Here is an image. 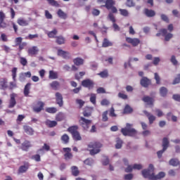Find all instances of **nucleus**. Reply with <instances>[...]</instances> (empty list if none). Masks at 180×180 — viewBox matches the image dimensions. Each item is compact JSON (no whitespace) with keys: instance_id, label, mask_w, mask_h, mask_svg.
<instances>
[{"instance_id":"0e129e2a","label":"nucleus","mask_w":180,"mask_h":180,"mask_svg":"<svg viewBox=\"0 0 180 180\" xmlns=\"http://www.w3.org/2000/svg\"><path fill=\"white\" fill-rule=\"evenodd\" d=\"M97 94H106V90L103 89V87H99L96 90Z\"/></svg>"},{"instance_id":"680f3d73","label":"nucleus","mask_w":180,"mask_h":180,"mask_svg":"<svg viewBox=\"0 0 180 180\" xmlns=\"http://www.w3.org/2000/svg\"><path fill=\"white\" fill-rule=\"evenodd\" d=\"M92 15L93 16H99V15H101V11L94 8L92 11Z\"/></svg>"},{"instance_id":"393cba45","label":"nucleus","mask_w":180,"mask_h":180,"mask_svg":"<svg viewBox=\"0 0 180 180\" xmlns=\"http://www.w3.org/2000/svg\"><path fill=\"white\" fill-rule=\"evenodd\" d=\"M57 33H58V31L56 29H53L52 31L47 33V36L50 39H54L57 37Z\"/></svg>"},{"instance_id":"de8ad7c7","label":"nucleus","mask_w":180,"mask_h":180,"mask_svg":"<svg viewBox=\"0 0 180 180\" xmlns=\"http://www.w3.org/2000/svg\"><path fill=\"white\" fill-rule=\"evenodd\" d=\"M20 63L21 65H23V67H25V65H27V59L24 57L20 58Z\"/></svg>"},{"instance_id":"4468645a","label":"nucleus","mask_w":180,"mask_h":180,"mask_svg":"<svg viewBox=\"0 0 180 180\" xmlns=\"http://www.w3.org/2000/svg\"><path fill=\"white\" fill-rule=\"evenodd\" d=\"M63 150L64 153H65L64 154L65 160H66V161H68V160H71V158H72V153H71V148H63Z\"/></svg>"},{"instance_id":"e433bc0d","label":"nucleus","mask_w":180,"mask_h":180,"mask_svg":"<svg viewBox=\"0 0 180 180\" xmlns=\"http://www.w3.org/2000/svg\"><path fill=\"white\" fill-rule=\"evenodd\" d=\"M11 75L14 82H16V77L18 75V68H13L11 70Z\"/></svg>"},{"instance_id":"7c9ffc66","label":"nucleus","mask_w":180,"mask_h":180,"mask_svg":"<svg viewBox=\"0 0 180 180\" xmlns=\"http://www.w3.org/2000/svg\"><path fill=\"white\" fill-rule=\"evenodd\" d=\"M45 124L46 126H47V127L52 128V127H56V126H57V122L56 121H51L50 120H47L45 122Z\"/></svg>"},{"instance_id":"774afa93","label":"nucleus","mask_w":180,"mask_h":180,"mask_svg":"<svg viewBox=\"0 0 180 180\" xmlns=\"http://www.w3.org/2000/svg\"><path fill=\"white\" fill-rule=\"evenodd\" d=\"M124 179L125 180H131L133 179V174H128L124 175Z\"/></svg>"},{"instance_id":"49530a36","label":"nucleus","mask_w":180,"mask_h":180,"mask_svg":"<svg viewBox=\"0 0 180 180\" xmlns=\"http://www.w3.org/2000/svg\"><path fill=\"white\" fill-rule=\"evenodd\" d=\"M119 11L120 13V15H122V16H124V17L129 16V11L127 10L120 8Z\"/></svg>"},{"instance_id":"37998d69","label":"nucleus","mask_w":180,"mask_h":180,"mask_svg":"<svg viewBox=\"0 0 180 180\" xmlns=\"http://www.w3.org/2000/svg\"><path fill=\"white\" fill-rule=\"evenodd\" d=\"M124 113H133V108L129 104H127L124 109Z\"/></svg>"},{"instance_id":"9b49d317","label":"nucleus","mask_w":180,"mask_h":180,"mask_svg":"<svg viewBox=\"0 0 180 180\" xmlns=\"http://www.w3.org/2000/svg\"><path fill=\"white\" fill-rule=\"evenodd\" d=\"M160 33L165 37V41H169V40H171V39L174 37V35L172 34L168 33V31L167 30V29L160 30Z\"/></svg>"},{"instance_id":"052dcab7","label":"nucleus","mask_w":180,"mask_h":180,"mask_svg":"<svg viewBox=\"0 0 180 180\" xmlns=\"http://www.w3.org/2000/svg\"><path fill=\"white\" fill-rule=\"evenodd\" d=\"M109 103H110V102H109V100L104 98L101 101V105L102 106H108V105H109Z\"/></svg>"},{"instance_id":"39448f33","label":"nucleus","mask_w":180,"mask_h":180,"mask_svg":"<svg viewBox=\"0 0 180 180\" xmlns=\"http://www.w3.org/2000/svg\"><path fill=\"white\" fill-rule=\"evenodd\" d=\"M105 8L108 9V11H111V13H116L117 12V8L115 6L116 5V1L115 0H105Z\"/></svg>"},{"instance_id":"473e14b6","label":"nucleus","mask_w":180,"mask_h":180,"mask_svg":"<svg viewBox=\"0 0 180 180\" xmlns=\"http://www.w3.org/2000/svg\"><path fill=\"white\" fill-rule=\"evenodd\" d=\"M57 15L58 18H60V19L65 20L68 18L67 13H64V11H63L61 9L58 10Z\"/></svg>"},{"instance_id":"bf43d9fd","label":"nucleus","mask_w":180,"mask_h":180,"mask_svg":"<svg viewBox=\"0 0 180 180\" xmlns=\"http://www.w3.org/2000/svg\"><path fill=\"white\" fill-rule=\"evenodd\" d=\"M76 103L79 105V108H82L85 105V101H82V99H76Z\"/></svg>"},{"instance_id":"9d476101","label":"nucleus","mask_w":180,"mask_h":180,"mask_svg":"<svg viewBox=\"0 0 180 180\" xmlns=\"http://www.w3.org/2000/svg\"><path fill=\"white\" fill-rule=\"evenodd\" d=\"M126 41L131 44L133 47H137V46L140 44V39L138 38L126 37Z\"/></svg>"},{"instance_id":"09e8293b","label":"nucleus","mask_w":180,"mask_h":180,"mask_svg":"<svg viewBox=\"0 0 180 180\" xmlns=\"http://www.w3.org/2000/svg\"><path fill=\"white\" fill-rule=\"evenodd\" d=\"M84 75H85V72H79V73H77L75 77V79H77L78 81H79V79L81 78H82L84 77Z\"/></svg>"},{"instance_id":"58836bf2","label":"nucleus","mask_w":180,"mask_h":180,"mask_svg":"<svg viewBox=\"0 0 180 180\" xmlns=\"http://www.w3.org/2000/svg\"><path fill=\"white\" fill-rule=\"evenodd\" d=\"M41 151H50V145L44 143V146L41 147V148L37 150L38 153H41Z\"/></svg>"},{"instance_id":"4be33fe9","label":"nucleus","mask_w":180,"mask_h":180,"mask_svg":"<svg viewBox=\"0 0 180 180\" xmlns=\"http://www.w3.org/2000/svg\"><path fill=\"white\" fill-rule=\"evenodd\" d=\"M30 165L29 163H25V165H22L18 169V174H24L29 169Z\"/></svg>"},{"instance_id":"2eb2a0df","label":"nucleus","mask_w":180,"mask_h":180,"mask_svg":"<svg viewBox=\"0 0 180 180\" xmlns=\"http://www.w3.org/2000/svg\"><path fill=\"white\" fill-rule=\"evenodd\" d=\"M27 53L31 57H32V56H36L39 53V48L36 46H32L28 49Z\"/></svg>"},{"instance_id":"338daca9","label":"nucleus","mask_w":180,"mask_h":180,"mask_svg":"<svg viewBox=\"0 0 180 180\" xmlns=\"http://www.w3.org/2000/svg\"><path fill=\"white\" fill-rule=\"evenodd\" d=\"M172 98L176 102H180V95L179 94H174L172 96Z\"/></svg>"},{"instance_id":"a211bd4d","label":"nucleus","mask_w":180,"mask_h":180,"mask_svg":"<svg viewBox=\"0 0 180 180\" xmlns=\"http://www.w3.org/2000/svg\"><path fill=\"white\" fill-rule=\"evenodd\" d=\"M142 101L145 103H147V105H149L150 106H152V105H154V98H153V97L145 96L143 97Z\"/></svg>"},{"instance_id":"603ef678","label":"nucleus","mask_w":180,"mask_h":180,"mask_svg":"<svg viewBox=\"0 0 180 180\" xmlns=\"http://www.w3.org/2000/svg\"><path fill=\"white\" fill-rule=\"evenodd\" d=\"M84 163L86 165H92V164H94V159L92 158H87L84 161Z\"/></svg>"},{"instance_id":"423d86ee","label":"nucleus","mask_w":180,"mask_h":180,"mask_svg":"<svg viewBox=\"0 0 180 180\" xmlns=\"http://www.w3.org/2000/svg\"><path fill=\"white\" fill-rule=\"evenodd\" d=\"M79 123L81 127L84 129V130H88L89 127H91V124H92V120H86L85 117H81L79 120Z\"/></svg>"},{"instance_id":"3c124183","label":"nucleus","mask_w":180,"mask_h":180,"mask_svg":"<svg viewBox=\"0 0 180 180\" xmlns=\"http://www.w3.org/2000/svg\"><path fill=\"white\" fill-rule=\"evenodd\" d=\"M32 160H34V161H37V162H40L41 161V158L39 154L32 155Z\"/></svg>"},{"instance_id":"a19ab883","label":"nucleus","mask_w":180,"mask_h":180,"mask_svg":"<svg viewBox=\"0 0 180 180\" xmlns=\"http://www.w3.org/2000/svg\"><path fill=\"white\" fill-rule=\"evenodd\" d=\"M160 94L161 96H167V94H168V89H167V88H165V86H162L160 89Z\"/></svg>"},{"instance_id":"f704fd0d","label":"nucleus","mask_w":180,"mask_h":180,"mask_svg":"<svg viewBox=\"0 0 180 180\" xmlns=\"http://www.w3.org/2000/svg\"><path fill=\"white\" fill-rule=\"evenodd\" d=\"M111 46H113V44L109 41V39L105 38L103 39L102 47L106 48V47H111Z\"/></svg>"},{"instance_id":"f257e3e1","label":"nucleus","mask_w":180,"mask_h":180,"mask_svg":"<svg viewBox=\"0 0 180 180\" xmlns=\"http://www.w3.org/2000/svg\"><path fill=\"white\" fill-rule=\"evenodd\" d=\"M142 175L145 178H148L151 180L161 179L165 176L164 172H160L158 175L154 174V165L150 164L148 169H143L142 171Z\"/></svg>"},{"instance_id":"72a5a7b5","label":"nucleus","mask_w":180,"mask_h":180,"mask_svg":"<svg viewBox=\"0 0 180 180\" xmlns=\"http://www.w3.org/2000/svg\"><path fill=\"white\" fill-rule=\"evenodd\" d=\"M50 86L54 91H57L58 88H60V82L57 81H53L52 83L50 84Z\"/></svg>"},{"instance_id":"dca6fc26","label":"nucleus","mask_w":180,"mask_h":180,"mask_svg":"<svg viewBox=\"0 0 180 180\" xmlns=\"http://www.w3.org/2000/svg\"><path fill=\"white\" fill-rule=\"evenodd\" d=\"M140 84L143 88H148V86L151 85V80L147 77H143Z\"/></svg>"},{"instance_id":"cd10ccee","label":"nucleus","mask_w":180,"mask_h":180,"mask_svg":"<svg viewBox=\"0 0 180 180\" xmlns=\"http://www.w3.org/2000/svg\"><path fill=\"white\" fill-rule=\"evenodd\" d=\"M169 164L172 167H178V165H180V162L178 158H172L169 161Z\"/></svg>"},{"instance_id":"e2e57ef3","label":"nucleus","mask_w":180,"mask_h":180,"mask_svg":"<svg viewBox=\"0 0 180 180\" xmlns=\"http://www.w3.org/2000/svg\"><path fill=\"white\" fill-rule=\"evenodd\" d=\"M135 4L133 0H127V6L131 8V6H134Z\"/></svg>"},{"instance_id":"79ce46f5","label":"nucleus","mask_w":180,"mask_h":180,"mask_svg":"<svg viewBox=\"0 0 180 180\" xmlns=\"http://www.w3.org/2000/svg\"><path fill=\"white\" fill-rule=\"evenodd\" d=\"M47 2L49 4V5L51 6H56V8H58L60 6V4L56 0H47Z\"/></svg>"},{"instance_id":"4d7b16f0","label":"nucleus","mask_w":180,"mask_h":180,"mask_svg":"<svg viewBox=\"0 0 180 180\" xmlns=\"http://www.w3.org/2000/svg\"><path fill=\"white\" fill-rule=\"evenodd\" d=\"M180 82V74L177 75L176 77L174 78L172 84L176 85V84H179Z\"/></svg>"},{"instance_id":"20e7f679","label":"nucleus","mask_w":180,"mask_h":180,"mask_svg":"<svg viewBox=\"0 0 180 180\" xmlns=\"http://www.w3.org/2000/svg\"><path fill=\"white\" fill-rule=\"evenodd\" d=\"M68 131H69V133H70V134H72V139L75 141H79L82 140V137H81V134L78 131V127L77 125L70 127L68 129Z\"/></svg>"},{"instance_id":"6e6552de","label":"nucleus","mask_w":180,"mask_h":180,"mask_svg":"<svg viewBox=\"0 0 180 180\" xmlns=\"http://www.w3.org/2000/svg\"><path fill=\"white\" fill-rule=\"evenodd\" d=\"M108 18L111 22H112V27L115 32H119L120 30V27L116 24V18H115V15L112 13H109Z\"/></svg>"},{"instance_id":"f8f14e48","label":"nucleus","mask_w":180,"mask_h":180,"mask_svg":"<svg viewBox=\"0 0 180 180\" xmlns=\"http://www.w3.org/2000/svg\"><path fill=\"white\" fill-rule=\"evenodd\" d=\"M31 147H32V143L28 140H25L21 144L20 149L22 151H29V149L31 148Z\"/></svg>"},{"instance_id":"1a4fd4ad","label":"nucleus","mask_w":180,"mask_h":180,"mask_svg":"<svg viewBox=\"0 0 180 180\" xmlns=\"http://www.w3.org/2000/svg\"><path fill=\"white\" fill-rule=\"evenodd\" d=\"M58 56H59V57H62L65 60L71 59V54H70V52L63 51V49L58 50Z\"/></svg>"},{"instance_id":"f3484780","label":"nucleus","mask_w":180,"mask_h":180,"mask_svg":"<svg viewBox=\"0 0 180 180\" xmlns=\"http://www.w3.org/2000/svg\"><path fill=\"white\" fill-rule=\"evenodd\" d=\"M18 96V94L13 93L10 95V101H9V105L8 108H14L15 105H16V100L15 98Z\"/></svg>"},{"instance_id":"a878e982","label":"nucleus","mask_w":180,"mask_h":180,"mask_svg":"<svg viewBox=\"0 0 180 180\" xmlns=\"http://www.w3.org/2000/svg\"><path fill=\"white\" fill-rule=\"evenodd\" d=\"M32 86V84L27 83L24 88V96L27 97L29 96V94H30V86Z\"/></svg>"},{"instance_id":"8fccbe9b","label":"nucleus","mask_w":180,"mask_h":180,"mask_svg":"<svg viewBox=\"0 0 180 180\" xmlns=\"http://www.w3.org/2000/svg\"><path fill=\"white\" fill-rule=\"evenodd\" d=\"M147 117L148 118L150 124H153V123H154V120H155L154 115L147 114Z\"/></svg>"},{"instance_id":"5701e85b","label":"nucleus","mask_w":180,"mask_h":180,"mask_svg":"<svg viewBox=\"0 0 180 180\" xmlns=\"http://www.w3.org/2000/svg\"><path fill=\"white\" fill-rule=\"evenodd\" d=\"M17 23L20 26H29V21L25 20V18H20L17 20Z\"/></svg>"},{"instance_id":"412c9836","label":"nucleus","mask_w":180,"mask_h":180,"mask_svg":"<svg viewBox=\"0 0 180 180\" xmlns=\"http://www.w3.org/2000/svg\"><path fill=\"white\" fill-rule=\"evenodd\" d=\"M23 130L26 134H28L29 136H33V134H34V130H33V128L28 125H24Z\"/></svg>"},{"instance_id":"c85d7f7f","label":"nucleus","mask_w":180,"mask_h":180,"mask_svg":"<svg viewBox=\"0 0 180 180\" xmlns=\"http://www.w3.org/2000/svg\"><path fill=\"white\" fill-rule=\"evenodd\" d=\"M73 63L75 65H77V67H79V65H84V59L81 58H75L73 59Z\"/></svg>"},{"instance_id":"ddd939ff","label":"nucleus","mask_w":180,"mask_h":180,"mask_svg":"<svg viewBox=\"0 0 180 180\" xmlns=\"http://www.w3.org/2000/svg\"><path fill=\"white\" fill-rule=\"evenodd\" d=\"M44 108V103L42 101H38L37 104L33 107L34 112H36L37 113H39V112H41Z\"/></svg>"},{"instance_id":"864d4df0","label":"nucleus","mask_w":180,"mask_h":180,"mask_svg":"<svg viewBox=\"0 0 180 180\" xmlns=\"http://www.w3.org/2000/svg\"><path fill=\"white\" fill-rule=\"evenodd\" d=\"M46 112L48 113H56L57 112V108L54 107L48 108L46 109Z\"/></svg>"},{"instance_id":"13d9d810","label":"nucleus","mask_w":180,"mask_h":180,"mask_svg":"<svg viewBox=\"0 0 180 180\" xmlns=\"http://www.w3.org/2000/svg\"><path fill=\"white\" fill-rule=\"evenodd\" d=\"M22 40H23V38H22L21 37H18L15 38V46H19L20 44H21Z\"/></svg>"},{"instance_id":"6ab92c4d","label":"nucleus","mask_w":180,"mask_h":180,"mask_svg":"<svg viewBox=\"0 0 180 180\" xmlns=\"http://www.w3.org/2000/svg\"><path fill=\"white\" fill-rule=\"evenodd\" d=\"M143 13L147 18H154L155 16V11L152 9L145 8Z\"/></svg>"},{"instance_id":"b1692460","label":"nucleus","mask_w":180,"mask_h":180,"mask_svg":"<svg viewBox=\"0 0 180 180\" xmlns=\"http://www.w3.org/2000/svg\"><path fill=\"white\" fill-rule=\"evenodd\" d=\"M97 75H98V77L101 78H108V77H109V71L108 69H105L104 70L98 73Z\"/></svg>"},{"instance_id":"aec40b11","label":"nucleus","mask_w":180,"mask_h":180,"mask_svg":"<svg viewBox=\"0 0 180 180\" xmlns=\"http://www.w3.org/2000/svg\"><path fill=\"white\" fill-rule=\"evenodd\" d=\"M56 103L60 106H63V105L64 104L63 101V95H61L60 93L57 92L56 94Z\"/></svg>"},{"instance_id":"69168bd1","label":"nucleus","mask_w":180,"mask_h":180,"mask_svg":"<svg viewBox=\"0 0 180 180\" xmlns=\"http://www.w3.org/2000/svg\"><path fill=\"white\" fill-rule=\"evenodd\" d=\"M160 61H161V60L160 59V58L155 57V58H154V59H153V64L154 65H157L158 64L160 63Z\"/></svg>"},{"instance_id":"c756f323","label":"nucleus","mask_w":180,"mask_h":180,"mask_svg":"<svg viewBox=\"0 0 180 180\" xmlns=\"http://www.w3.org/2000/svg\"><path fill=\"white\" fill-rule=\"evenodd\" d=\"M8 88V80L6 79H2L0 81V89L5 90Z\"/></svg>"},{"instance_id":"bb28decb","label":"nucleus","mask_w":180,"mask_h":180,"mask_svg":"<svg viewBox=\"0 0 180 180\" xmlns=\"http://www.w3.org/2000/svg\"><path fill=\"white\" fill-rule=\"evenodd\" d=\"M60 140L63 144H68L70 143V136L68 134H65L62 135Z\"/></svg>"},{"instance_id":"a18cd8bd","label":"nucleus","mask_w":180,"mask_h":180,"mask_svg":"<svg viewBox=\"0 0 180 180\" xmlns=\"http://www.w3.org/2000/svg\"><path fill=\"white\" fill-rule=\"evenodd\" d=\"M123 144V141L120 139V138L117 139V143L115 144V148L117 149L122 148V146Z\"/></svg>"},{"instance_id":"2f4dec72","label":"nucleus","mask_w":180,"mask_h":180,"mask_svg":"<svg viewBox=\"0 0 180 180\" xmlns=\"http://www.w3.org/2000/svg\"><path fill=\"white\" fill-rule=\"evenodd\" d=\"M71 172L73 176H78L79 175V170L77 166H72L71 167Z\"/></svg>"},{"instance_id":"f03ea898","label":"nucleus","mask_w":180,"mask_h":180,"mask_svg":"<svg viewBox=\"0 0 180 180\" xmlns=\"http://www.w3.org/2000/svg\"><path fill=\"white\" fill-rule=\"evenodd\" d=\"M102 143L98 141L90 142L88 145V148H90V155H96L101 153V148H102Z\"/></svg>"},{"instance_id":"6e6d98bb","label":"nucleus","mask_w":180,"mask_h":180,"mask_svg":"<svg viewBox=\"0 0 180 180\" xmlns=\"http://www.w3.org/2000/svg\"><path fill=\"white\" fill-rule=\"evenodd\" d=\"M154 75L156 84L160 85L161 84V78L160 77V75H158V73H155Z\"/></svg>"},{"instance_id":"0eeeda50","label":"nucleus","mask_w":180,"mask_h":180,"mask_svg":"<svg viewBox=\"0 0 180 180\" xmlns=\"http://www.w3.org/2000/svg\"><path fill=\"white\" fill-rule=\"evenodd\" d=\"M82 85L84 88H88V89H94V86H95V82L90 79H84L82 82Z\"/></svg>"},{"instance_id":"4c0bfd02","label":"nucleus","mask_w":180,"mask_h":180,"mask_svg":"<svg viewBox=\"0 0 180 180\" xmlns=\"http://www.w3.org/2000/svg\"><path fill=\"white\" fill-rule=\"evenodd\" d=\"M49 77L50 79H57L58 78V75L57 74V72L53 70H50Z\"/></svg>"},{"instance_id":"c03bdc74","label":"nucleus","mask_w":180,"mask_h":180,"mask_svg":"<svg viewBox=\"0 0 180 180\" xmlns=\"http://www.w3.org/2000/svg\"><path fill=\"white\" fill-rule=\"evenodd\" d=\"M90 102L93 104V105H96V94H91L90 95Z\"/></svg>"},{"instance_id":"ea45409f","label":"nucleus","mask_w":180,"mask_h":180,"mask_svg":"<svg viewBox=\"0 0 180 180\" xmlns=\"http://www.w3.org/2000/svg\"><path fill=\"white\" fill-rule=\"evenodd\" d=\"M168 146H169V141H168V138H163L162 139V147L164 150H167L168 148Z\"/></svg>"},{"instance_id":"c9c22d12","label":"nucleus","mask_w":180,"mask_h":180,"mask_svg":"<svg viewBox=\"0 0 180 180\" xmlns=\"http://www.w3.org/2000/svg\"><path fill=\"white\" fill-rule=\"evenodd\" d=\"M57 44L61 45L65 43V38L63 36H58L56 37Z\"/></svg>"},{"instance_id":"7ed1b4c3","label":"nucleus","mask_w":180,"mask_h":180,"mask_svg":"<svg viewBox=\"0 0 180 180\" xmlns=\"http://www.w3.org/2000/svg\"><path fill=\"white\" fill-rule=\"evenodd\" d=\"M133 124L127 123L126 127L121 129V132L123 136H129L130 137H134L137 134V130L134 128H131Z\"/></svg>"},{"instance_id":"5fc2aeb1","label":"nucleus","mask_w":180,"mask_h":180,"mask_svg":"<svg viewBox=\"0 0 180 180\" xmlns=\"http://www.w3.org/2000/svg\"><path fill=\"white\" fill-rule=\"evenodd\" d=\"M26 46H27V42H22L21 44H20L18 45V51H22V50H23L25 49V47H26Z\"/></svg>"}]
</instances>
